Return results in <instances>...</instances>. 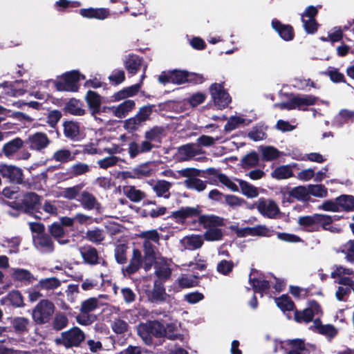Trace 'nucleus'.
I'll list each match as a JSON object with an SVG mask.
<instances>
[{
  "label": "nucleus",
  "instance_id": "f257e3e1",
  "mask_svg": "<svg viewBox=\"0 0 354 354\" xmlns=\"http://www.w3.org/2000/svg\"><path fill=\"white\" fill-rule=\"evenodd\" d=\"M41 197L33 192H21L15 196L13 201H6L1 198L0 203L11 207L14 212L8 214L12 217H18L21 213L32 216L36 219H41L37 214L40 212Z\"/></svg>",
  "mask_w": 354,
  "mask_h": 354
},
{
  "label": "nucleus",
  "instance_id": "f03ea898",
  "mask_svg": "<svg viewBox=\"0 0 354 354\" xmlns=\"http://www.w3.org/2000/svg\"><path fill=\"white\" fill-rule=\"evenodd\" d=\"M202 209L200 205L196 207H182L178 210L171 212V217L178 219L183 222L186 218L197 217L193 219L190 225L194 229L208 230L214 227H223L225 225L224 218L215 214H202Z\"/></svg>",
  "mask_w": 354,
  "mask_h": 354
},
{
  "label": "nucleus",
  "instance_id": "7ed1b4c3",
  "mask_svg": "<svg viewBox=\"0 0 354 354\" xmlns=\"http://www.w3.org/2000/svg\"><path fill=\"white\" fill-rule=\"evenodd\" d=\"M165 128L162 126H154L145 132V140L140 145L133 141L129 145V154L131 158H136L140 153L151 151L154 148H158L162 142Z\"/></svg>",
  "mask_w": 354,
  "mask_h": 354
},
{
  "label": "nucleus",
  "instance_id": "20e7f679",
  "mask_svg": "<svg viewBox=\"0 0 354 354\" xmlns=\"http://www.w3.org/2000/svg\"><path fill=\"white\" fill-rule=\"evenodd\" d=\"M333 222L331 216L324 214L301 216L297 221L298 225L307 232H319L321 230L333 233L339 232L335 227L332 225Z\"/></svg>",
  "mask_w": 354,
  "mask_h": 354
},
{
  "label": "nucleus",
  "instance_id": "39448f33",
  "mask_svg": "<svg viewBox=\"0 0 354 354\" xmlns=\"http://www.w3.org/2000/svg\"><path fill=\"white\" fill-rule=\"evenodd\" d=\"M138 334L145 344H153V337L160 338L166 335V328L158 320L140 323L138 326Z\"/></svg>",
  "mask_w": 354,
  "mask_h": 354
},
{
  "label": "nucleus",
  "instance_id": "423d86ee",
  "mask_svg": "<svg viewBox=\"0 0 354 354\" xmlns=\"http://www.w3.org/2000/svg\"><path fill=\"white\" fill-rule=\"evenodd\" d=\"M81 74L78 71L73 70L62 74L57 77V80L52 82L58 91L76 92L79 88V82ZM82 79L85 78L84 75H82Z\"/></svg>",
  "mask_w": 354,
  "mask_h": 354
},
{
  "label": "nucleus",
  "instance_id": "0eeeda50",
  "mask_svg": "<svg viewBox=\"0 0 354 354\" xmlns=\"http://www.w3.org/2000/svg\"><path fill=\"white\" fill-rule=\"evenodd\" d=\"M178 172L183 177L187 178L184 181V185L187 189H194L199 192L205 189L207 182L197 178L198 176L206 177L205 175L202 174V170L190 167L181 169Z\"/></svg>",
  "mask_w": 354,
  "mask_h": 354
},
{
  "label": "nucleus",
  "instance_id": "6e6552de",
  "mask_svg": "<svg viewBox=\"0 0 354 354\" xmlns=\"http://www.w3.org/2000/svg\"><path fill=\"white\" fill-rule=\"evenodd\" d=\"M55 310L53 303L48 299H41L35 306L32 311V318L37 324L48 323Z\"/></svg>",
  "mask_w": 354,
  "mask_h": 354
},
{
  "label": "nucleus",
  "instance_id": "1a4fd4ad",
  "mask_svg": "<svg viewBox=\"0 0 354 354\" xmlns=\"http://www.w3.org/2000/svg\"><path fill=\"white\" fill-rule=\"evenodd\" d=\"M84 339L83 331L80 328L75 326L68 330L62 332L60 337L56 338L55 342L57 345H62L68 348L79 346Z\"/></svg>",
  "mask_w": 354,
  "mask_h": 354
},
{
  "label": "nucleus",
  "instance_id": "9d476101",
  "mask_svg": "<svg viewBox=\"0 0 354 354\" xmlns=\"http://www.w3.org/2000/svg\"><path fill=\"white\" fill-rule=\"evenodd\" d=\"M317 100L318 97L313 95L297 94L288 102L281 103V108L287 110L307 111V106L316 104Z\"/></svg>",
  "mask_w": 354,
  "mask_h": 354
},
{
  "label": "nucleus",
  "instance_id": "9b49d317",
  "mask_svg": "<svg viewBox=\"0 0 354 354\" xmlns=\"http://www.w3.org/2000/svg\"><path fill=\"white\" fill-rule=\"evenodd\" d=\"M323 311L320 304L316 300H310L308 303V307L302 310L297 309L294 312V319L297 323H310L314 319L315 315H322Z\"/></svg>",
  "mask_w": 354,
  "mask_h": 354
},
{
  "label": "nucleus",
  "instance_id": "f8f14e48",
  "mask_svg": "<svg viewBox=\"0 0 354 354\" xmlns=\"http://www.w3.org/2000/svg\"><path fill=\"white\" fill-rule=\"evenodd\" d=\"M212 100L218 109H223L231 102V97L221 84L214 83L209 87Z\"/></svg>",
  "mask_w": 354,
  "mask_h": 354
},
{
  "label": "nucleus",
  "instance_id": "ddd939ff",
  "mask_svg": "<svg viewBox=\"0 0 354 354\" xmlns=\"http://www.w3.org/2000/svg\"><path fill=\"white\" fill-rule=\"evenodd\" d=\"M0 176L15 184L23 182V170L15 165L0 163Z\"/></svg>",
  "mask_w": 354,
  "mask_h": 354
},
{
  "label": "nucleus",
  "instance_id": "4468645a",
  "mask_svg": "<svg viewBox=\"0 0 354 354\" xmlns=\"http://www.w3.org/2000/svg\"><path fill=\"white\" fill-rule=\"evenodd\" d=\"M259 212L264 217L268 218H276L280 214V209L276 202L271 199L260 198L257 204Z\"/></svg>",
  "mask_w": 354,
  "mask_h": 354
},
{
  "label": "nucleus",
  "instance_id": "2eb2a0df",
  "mask_svg": "<svg viewBox=\"0 0 354 354\" xmlns=\"http://www.w3.org/2000/svg\"><path fill=\"white\" fill-rule=\"evenodd\" d=\"M50 142L45 133L37 132L30 135L24 143L30 150L41 151L48 146Z\"/></svg>",
  "mask_w": 354,
  "mask_h": 354
},
{
  "label": "nucleus",
  "instance_id": "dca6fc26",
  "mask_svg": "<svg viewBox=\"0 0 354 354\" xmlns=\"http://www.w3.org/2000/svg\"><path fill=\"white\" fill-rule=\"evenodd\" d=\"M270 25L272 28L283 41H290L295 39V32L290 24H283L280 20L274 18L272 19Z\"/></svg>",
  "mask_w": 354,
  "mask_h": 354
},
{
  "label": "nucleus",
  "instance_id": "f3484780",
  "mask_svg": "<svg viewBox=\"0 0 354 354\" xmlns=\"http://www.w3.org/2000/svg\"><path fill=\"white\" fill-rule=\"evenodd\" d=\"M79 252L85 264L95 266L102 259L97 250L91 245L86 244L80 247Z\"/></svg>",
  "mask_w": 354,
  "mask_h": 354
},
{
  "label": "nucleus",
  "instance_id": "a211bd4d",
  "mask_svg": "<svg viewBox=\"0 0 354 354\" xmlns=\"http://www.w3.org/2000/svg\"><path fill=\"white\" fill-rule=\"evenodd\" d=\"M88 110L92 116L101 113L102 97L96 91L88 90L84 97Z\"/></svg>",
  "mask_w": 354,
  "mask_h": 354
},
{
  "label": "nucleus",
  "instance_id": "6ab92c4d",
  "mask_svg": "<svg viewBox=\"0 0 354 354\" xmlns=\"http://www.w3.org/2000/svg\"><path fill=\"white\" fill-rule=\"evenodd\" d=\"M79 14L84 18L95 19L97 20H104L109 17L111 12L109 8H81L78 11Z\"/></svg>",
  "mask_w": 354,
  "mask_h": 354
},
{
  "label": "nucleus",
  "instance_id": "aec40b11",
  "mask_svg": "<svg viewBox=\"0 0 354 354\" xmlns=\"http://www.w3.org/2000/svg\"><path fill=\"white\" fill-rule=\"evenodd\" d=\"M0 304L13 308H23L25 306L24 297L18 290H11L5 297L1 298Z\"/></svg>",
  "mask_w": 354,
  "mask_h": 354
},
{
  "label": "nucleus",
  "instance_id": "412c9836",
  "mask_svg": "<svg viewBox=\"0 0 354 354\" xmlns=\"http://www.w3.org/2000/svg\"><path fill=\"white\" fill-rule=\"evenodd\" d=\"M147 295L150 301L157 303L165 301L167 295L163 283L159 280H155L153 288L147 291Z\"/></svg>",
  "mask_w": 354,
  "mask_h": 354
},
{
  "label": "nucleus",
  "instance_id": "4be33fe9",
  "mask_svg": "<svg viewBox=\"0 0 354 354\" xmlns=\"http://www.w3.org/2000/svg\"><path fill=\"white\" fill-rule=\"evenodd\" d=\"M143 252L142 257L144 269L149 271L151 267L156 263V254L155 252V247L153 244L148 241H143Z\"/></svg>",
  "mask_w": 354,
  "mask_h": 354
},
{
  "label": "nucleus",
  "instance_id": "5701e85b",
  "mask_svg": "<svg viewBox=\"0 0 354 354\" xmlns=\"http://www.w3.org/2000/svg\"><path fill=\"white\" fill-rule=\"evenodd\" d=\"M285 342L290 347L289 350L285 348L282 344L281 348L286 351V354H310V351L306 348L305 342L302 339H287Z\"/></svg>",
  "mask_w": 354,
  "mask_h": 354
},
{
  "label": "nucleus",
  "instance_id": "b1692460",
  "mask_svg": "<svg viewBox=\"0 0 354 354\" xmlns=\"http://www.w3.org/2000/svg\"><path fill=\"white\" fill-rule=\"evenodd\" d=\"M82 207L87 210H92L98 207L100 203L97 201L96 197L88 191H82L80 193L79 198L77 199Z\"/></svg>",
  "mask_w": 354,
  "mask_h": 354
},
{
  "label": "nucleus",
  "instance_id": "393cba45",
  "mask_svg": "<svg viewBox=\"0 0 354 354\" xmlns=\"http://www.w3.org/2000/svg\"><path fill=\"white\" fill-rule=\"evenodd\" d=\"M136 107V102L133 100H126L118 106H112L113 115L118 118H125L129 112Z\"/></svg>",
  "mask_w": 354,
  "mask_h": 354
},
{
  "label": "nucleus",
  "instance_id": "a878e982",
  "mask_svg": "<svg viewBox=\"0 0 354 354\" xmlns=\"http://www.w3.org/2000/svg\"><path fill=\"white\" fill-rule=\"evenodd\" d=\"M142 263L143 260L141 252L138 249L134 248L130 262L125 268V272L129 275L133 274L142 267Z\"/></svg>",
  "mask_w": 354,
  "mask_h": 354
},
{
  "label": "nucleus",
  "instance_id": "bb28decb",
  "mask_svg": "<svg viewBox=\"0 0 354 354\" xmlns=\"http://www.w3.org/2000/svg\"><path fill=\"white\" fill-rule=\"evenodd\" d=\"M142 62V58L135 54H129L124 61V67L132 75L139 71Z\"/></svg>",
  "mask_w": 354,
  "mask_h": 354
},
{
  "label": "nucleus",
  "instance_id": "cd10ccee",
  "mask_svg": "<svg viewBox=\"0 0 354 354\" xmlns=\"http://www.w3.org/2000/svg\"><path fill=\"white\" fill-rule=\"evenodd\" d=\"M48 232L60 245H65L69 243V239L64 238L65 230L57 222H54L48 225Z\"/></svg>",
  "mask_w": 354,
  "mask_h": 354
},
{
  "label": "nucleus",
  "instance_id": "c85d7f7f",
  "mask_svg": "<svg viewBox=\"0 0 354 354\" xmlns=\"http://www.w3.org/2000/svg\"><path fill=\"white\" fill-rule=\"evenodd\" d=\"M142 82L135 84L128 87L123 88L120 91L115 93L113 97L115 101L124 100L129 97L135 96L141 88Z\"/></svg>",
  "mask_w": 354,
  "mask_h": 354
},
{
  "label": "nucleus",
  "instance_id": "c756f323",
  "mask_svg": "<svg viewBox=\"0 0 354 354\" xmlns=\"http://www.w3.org/2000/svg\"><path fill=\"white\" fill-rule=\"evenodd\" d=\"M91 170V167L88 164L82 162H77L71 165L66 172L68 176L67 178H73L84 175L89 173Z\"/></svg>",
  "mask_w": 354,
  "mask_h": 354
},
{
  "label": "nucleus",
  "instance_id": "7c9ffc66",
  "mask_svg": "<svg viewBox=\"0 0 354 354\" xmlns=\"http://www.w3.org/2000/svg\"><path fill=\"white\" fill-rule=\"evenodd\" d=\"M12 277L15 281L22 282L26 285L36 279L29 270L24 268H14Z\"/></svg>",
  "mask_w": 354,
  "mask_h": 354
},
{
  "label": "nucleus",
  "instance_id": "2f4dec72",
  "mask_svg": "<svg viewBox=\"0 0 354 354\" xmlns=\"http://www.w3.org/2000/svg\"><path fill=\"white\" fill-rule=\"evenodd\" d=\"M339 212H354V196L342 194L337 197Z\"/></svg>",
  "mask_w": 354,
  "mask_h": 354
},
{
  "label": "nucleus",
  "instance_id": "473e14b6",
  "mask_svg": "<svg viewBox=\"0 0 354 354\" xmlns=\"http://www.w3.org/2000/svg\"><path fill=\"white\" fill-rule=\"evenodd\" d=\"M249 282L252 286L254 293H260L261 297L263 292H268L270 288V283L269 281L266 279H259L256 277L249 278Z\"/></svg>",
  "mask_w": 354,
  "mask_h": 354
},
{
  "label": "nucleus",
  "instance_id": "72a5a7b5",
  "mask_svg": "<svg viewBox=\"0 0 354 354\" xmlns=\"http://www.w3.org/2000/svg\"><path fill=\"white\" fill-rule=\"evenodd\" d=\"M64 134L71 140H75L80 134L79 123L74 121H65L63 124Z\"/></svg>",
  "mask_w": 354,
  "mask_h": 354
},
{
  "label": "nucleus",
  "instance_id": "f704fd0d",
  "mask_svg": "<svg viewBox=\"0 0 354 354\" xmlns=\"http://www.w3.org/2000/svg\"><path fill=\"white\" fill-rule=\"evenodd\" d=\"M24 142L20 138H15L6 143L2 148V153L9 157L21 149Z\"/></svg>",
  "mask_w": 354,
  "mask_h": 354
},
{
  "label": "nucleus",
  "instance_id": "c9c22d12",
  "mask_svg": "<svg viewBox=\"0 0 354 354\" xmlns=\"http://www.w3.org/2000/svg\"><path fill=\"white\" fill-rule=\"evenodd\" d=\"M64 111L74 115H84L86 113L82 108V103L76 99H71L65 105Z\"/></svg>",
  "mask_w": 354,
  "mask_h": 354
},
{
  "label": "nucleus",
  "instance_id": "e433bc0d",
  "mask_svg": "<svg viewBox=\"0 0 354 354\" xmlns=\"http://www.w3.org/2000/svg\"><path fill=\"white\" fill-rule=\"evenodd\" d=\"M60 286V280L55 277H52L40 279L35 286V288L38 290H51L57 288Z\"/></svg>",
  "mask_w": 354,
  "mask_h": 354
},
{
  "label": "nucleus",
  "instance_id": "4c0bfd02",
  "mask_svg": "<svg viewBox=\"0 0 354 354\" xmlns=\"http://www.w3.org/2000/svg\"><path fill=\"white\" fill-rule=\"evenodd\" d=\"M124 194L132 202L138 203L146 196L145 193L137 189L134 186H124L123 187Z\"/></svg>",
  "mask_w": 354,
  "mask_h": 354
},
{
  "label": "nucleus",
  "instance_id": "58836bf2",
  "mask_svg": "<svg viewBox=\"0 0 354 354\" xmlns=\"http://www.w3.org/2000/svg\"><path fill=\"white\" fill-rule=\"evenodd\" d=\"M179 153L185 156V159H190L203 153V150L194 144H187L179 147Z\"/></svg>",
  "mask_w": 354,
  "mask_h": 354
},
{
  "label": "nucleus",
  "instance_id": "ea45409f",
  "mask_svg": "<svg viewBox=\"0 0 354 354\" xmlns=\"http://www.w3.org/2000/svg\"><path fill=\"white\" fill-rule=\"evenodd\" d=\"M259 158L258 153L252 151L244 156L241 160V166L244 169H248L258 165Z\"/></svg>",
  "mask_w": 354,
  "mask_h": 354
},
{
  "label": "nucleus",
  "instance_id": "a19ab883",
  "mask_svg": "<svg viewBox=\"0 0 354 354\" xmlns=\"http://www.w3.org/2000/svg\"><path fill=\"white\" fill-rule=\"evenodd\" d=\"M275 303L279 308L283 312L292 311L295 308V304L290 297L284 294L279 297L275 298Z\"/></svg>",
  "mask_w": 354,
  "mask_h": 354
},
{
  "label": "nucleus",
  "instance_id": "79ce46f5",
  "mask_svg": "<svg viewBox=\"0 0 354 354\" xmlns=\"http://www.w3.org/2000/svg\"><path fill=\"white\" fill-rule=\"evenodd\" d=\"M293 176V171L290 165L277 167L271 173V176L277 180L287 179Z\"/></svg>",
  "mask_w": 354,
  "mask_h": 354
},
{
  "label": "nucleus",
  "instance_id": "37998d69",
  "mask_svg": "<svg viewBox=\"0 0 354 354\" xmlns=\"http://www.w3.org/2000/svg\"><path fill=\"white\" fill-rule=\"evenodd\" d=\"M259 149L262 153V160L264 161L276 160L280 156V151L272 146H260Z\"/></svg>",
  "mask_w": 354,
  "mask_h": 354
},
{
  "label": "nucleus",
  "instance_id": "c03bdc74",
  "mask_svg": "<svg viewBox=\"0 0 354 354\" xmlns=\"http://www.w3.org/2000/svg\"><path fill=\"white\" fill-rule=\"evenodd\" d=\"M84 237L86 240L95 244H100L105 238L104 230L97 227L87 230Z\"/></svg>",
  "mask_w": 354,
  "mask_h": 354
},
{
  "label": "nucleus",
  "instance_id": "a18cd8bd",
  "mask_svg": "<svg viewBox=\"0 0 354 354\" xmlns=\"http://www.w3.org/2000/svg\"><path fill=\"white\" fill-rule=\"evenodd\" d=\"M52 160L62 163H66L75 160V157L72 152L67 149H61L57 150L53 155Z\"/></svg>",
  "mask_w": 354,
  "mask_h": 354
},
{
  "label": "nucleus",
  "instance_id": "49530a36",
  "mask_svg": "<svg viewBox=\"0 0 354 354\" xmlns=\"http://www.w3.org/2000/svg\"><path fill=\"white\" fill-rule=\"evenodd\" d=\"M236 180L243 195L248 198H254L258 196L259 192L256 187L241 179H236Z\"/></svg>",
  "mask_w": 354,
  "mask_h": 354
},
{
  "label": "nucleus",
  "instance_id": "de8ad7c7",
  "mask_svg": "<svg viewBox=\"0 0 354 354\" xmlns=\"http://www.w3.org/2000/svg\"><path fill=\"white\" fill-rule=\"evenodd\" d=\"M171 187V183L167 180H159L153 186V190L156 192L157 196L165 197L168 198L170 196L169 192Z\"/></svg>",
  "mask_w": 354,
  "mask_h": 354
},
{
  "label": "nucleus",
  "instance_id": "09e8293b",
  "mask_svg": "<svg viewBox=\"0 0 354 354\" xmlns=\"http://www.w3.org/2000/svg\"><path fill=\"white\" fill-rule=\"evenodd\" d=\"M204 239L207 241H217L223 239V230L219 227H214L206 230L203 234Z\"/></svg>",
  "mask_w": 354,
  "mask_h": 354
},
{
  "label": "nucleus",
  "instance_id": "8fccbe9b",
  "mask_svg": "<svg viewBox=\"0 0 354 354\" xmlns=\"http://www.w3.org/2000/svg\"><path fill=\"white\" fill-rule=\"evenodd\" d=\"M145 124L142 122L136 115L129 118L124 121L123 127L129 133H133L138 131Z\"/></svg>",
  "mask_w": 354,
  "mask_h": 354
},
{
  "label": "nucleus",
  "instance_id": "3c124183",
  "mask_svg": "<svg viewBox=\"0 0 354 354\" xmlns=\"http://www.w3.org/2000/svg\"><path fill=\"white\" fill-rule=\"evenodd\" d=\"M292 196L298 201H308L309 199L308 189L305 186L299 185L290 189Z\"/></svg>",
  "mask_w": 354,
  "mask_h": 354
},
{
  "label": "nucleus",
  "instance_id": "603ef678",
  "mask_svg": "<svg viewBox=\"0 0 354 354\" xmlns=\"http://www.w3.org/2000/svg\"><path fill=\"white\" fill-rule=\"evenodd\" d=\"M307 189L308 196L312 195L316 197L324 198L328 195L327 188L322 184L309 185Z\"/></svg>",
  "mask_w": 354,
  "mask_h": 354
},
{
  "label": "nucleus",
  "instance_id": "864d4df0",
  "mask_svg": "<svg viewBox=\"0 0 354 354\" xmlns=\"http://www.w3.org/2000/svg\"><path fill=\"white\" fill-rule=\"evenodd\" d=\"M155 104H147L140 108L136 116L144 124L150 119Z\"/></svg>",
  "mask_w": 354,
  "mask_h": 354
},
{
  "label": "nucleus",
  "instance_id": "5fc2aeb1",
  "mask_svg": "<svg viewBox=\"0 0 354 354\" xmlns=\"http://www.w3.org/2000/svg\"><path fill=\"white\" fill-rule=\"evenodd\" d=\"M83 187V185L78 184L73 187H66L63 192V196L68 200L76 199L77 196L80 197L81 190Z\"/></svg>",
  "mask_w": 354,
  "mask_h": 354
},
{
  "label": "nucleus",
  "instance_id": "6e6d98bb",
  "mask_svg": "<svg viewBox=\"0 0 354 354\" xmlns=\"http://www.w3.org/2000/svg\"><path fill=\"white\" fill-rule=\"evenodd\" d=\"M98 301L95 297L88 298L82 301L80 312L82 314H88L97 308Z\"/></svg>",
  "mask_w": 354,
  "mask_h": 354
},
{
  "label": "nucleus",
  "instance_id": "4d7b16f0",
  "mask_svg": "<svg viewBox=\"0 0 354 354\" xmlns=\"http://www.w3.org/2000/svg\"><path fill=\"white\" fill-rule=\"evenodd\" d=\"M199 279L198 275L183 276L179 279L178 283L182 288H192L198 286Z\"/></svg>",
  "mask_w": 354,
  "mask_h": 354
},
{
  "label": "nucleus",
  "instance_id": "13d9d810",
  "mask_svg": "<svg viewBox=\"0 0 354 354\" xmlns=\"http://www.w3.org/2000/svg\"><path fill=\"white\" fill-rule=\"evenodd\" d=\"M68 324V317L63 313H57L53 321V328L55 330H61Z\"/></svg>",
  "mask_w": 354,
  "mask_h": 354
},
{
  "label": "nucleus",
  "instance_id": "bf43d9fd",
  "mask_svg": "<svg viewBox=\"0 0 354 354\" xmlns=\"http://www.w3.org/2000/svg\"><path fill=\"white\" fill-rule=\"evenodd\" d=\"M37 240L41 248H46L50 252L54 251V243L50 235L44 233L38 236Z\"/></svg>",
  "mask_w": 354,
  "mask_h": 354
},
{
  "label": "nucleus",
  "instance_id": "052dcab7",
  "mask_svg": "<svg viewBox=\"0 0 354 354\" xmlns=\"http://www.w3.org/2000/svg\"><path fill=\"white\" fill-rule=\"evenodd\" d=\"M317 333L325 335L329 339H333L338 333L337 329L332 324L320 325Z\"/></svg>",
  "mask_w": 354,
  "mask_h": 354
},
{
  "label": "nucleus",
  "instance_id": "680f3d73",
  "mask_svg": "<svg viewBox=\"0 0 354 354\" xmlns=\"http://www.w3.org/2000/svg\"><path fill=\"white\" fill-rule=\"evenodd\" d=\"M234 267V264L232 261L223 259L217 264L216 270L223 275H228L232 271Z\"/></svg>",
  "mask_w": 354,
  "mask_h": 354
},
{
  "label": "nucleus",
  "instance_id": "e2e57ef3",
  "mask_svg": "<svg viewBox=\"0 0 354 354\" xmlns=\"http://www.w3.org/2000/svg\"><path fill=\"white\" fill-rule=\"evenodd\" d=\"M171 83L174 84H183L186 83L187 71L173 70L171 71Z\"/></svg>",
  "mask_w": 354,
  "mask_h": 354
},
{
  "label": "nucleus",
  "instance_id": "0e129e2a",
  "mask_svg": "<svg viewBox=\"0 0 354 354\" xmlns=\"http://www.w3.org/2000/svg\"><path fill=\"white\" fill-rule=\"evenodd\" d=\"M245 119L240 116H232L224 126V130L230 132L238 127L241 124L245 123Z\"/></svg>",
  "mask_w": 354,
  "mask_h": 354
},
{
  "label": "nucleus",
  "instance_id": "69168bd1",
  "mask_svg": "<svg viewBox=\"0 0 354 354\" xmlns=\"http://www.w3.org/2000/svg\"><path fill=\"white\" fill-rule=\"evenodd\" d=\"M29 320L27 318L17 317L12 322V326L16 332L24 333L26 331Z\"/></svg>",
  "mask_w": 354,
  "mask_h": 354
},
{
  "label": "nucleus",
  "instance_id": "338daca9",
  "mask_svg": "<svg viewBox=\"0 0 354 354\" xmlns=\"http://www.w3.org/2000/svg\"><path fill=\"white\" fill-rule=\"evenodd\" d=\"M224 198L225 204L232 208L241 207L246 203V201L243 198L233 194H227L225 196Z\"/></svg>",
  "mask_w": 354,
  "mask_h": 354
},
{
  "label": "nucleus",
  "instance_id": "774afa93",
  "mask_svg": "<svg viewBox=\"0 0 354 354\" xmlns=\"http://www.w3.org/2000/svg\"><path fill=\"white\" fill-rule=\"evenodd\" d=\"M337 252L344 254L346 261L354 264V247L343 244Z\"/></svg>",
  "mask_w": 354,
  "mask_h": 354
}]
</instances>
